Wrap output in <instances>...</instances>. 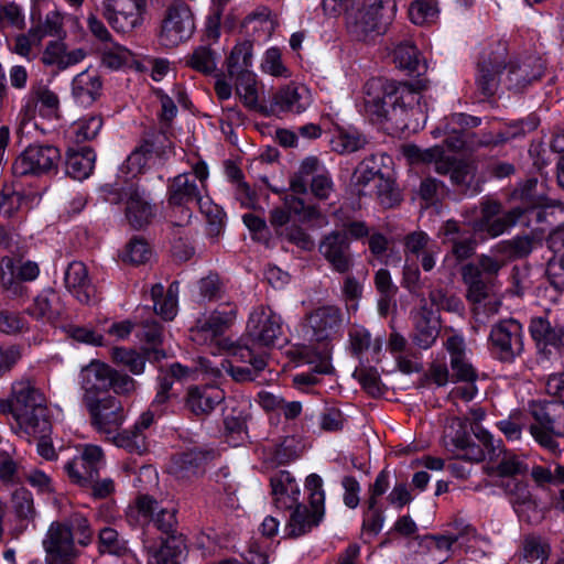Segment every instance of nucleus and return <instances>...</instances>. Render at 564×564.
<instances>
[{
  "instance_id": "f257e3e1",
  "label": "nucleus",
  "mask_w": 564,
  "mask_h": 564,
  "mask_svg": "<svg viewBox=\"0 0 564 564\" xmlns=\"http://www.w3.org/2000/svg\"><path fill=\"white\" fill-rule=\"evenodd\" d=\"M413 85L403 83L394 87L379 78L368 80L364 87V105L368 117L387 130L417 131L426 121V102Z\"/></svg>"
},
{
  "instance_id": "f03ea898",
  "label": "nucleus",
  "mask_w": 564,
  "mask_h": 564,
  "mask_svg": "<svg viewBox=\"0 0 564 564\" xmlns=\"http://www.w3.org/2000/svg\"><path fill=\"white\" fill-rule=\"evenodd\" d=\"M507 43L501 41L482 52L476 82L485 96H492L500 84L519 93L542 77L544 64L540 57L529 55L507 62Z\"/></svg>"
},
{
  "instance_id": "7ed1b4c3",
  "label": "nucleus",
  "mask_w": 564,
  "mask_h": 564,
  "mask_svg": "<svg viewBox=\"0 0 564 564\" xmlns=\"http://www.w3.org/2000/svg\"><path fill=\"white\" fill-rule=\"evenodd\" d=\"M208 167L205 162H197L191 172L176 175L167 186V203L175 213L173 223L185 226L191 223L189 203H196L203 213L209 214L212 206L207 196Z\"/></svg>"
},
{
  "instance_id": "20e7f679",
  "label": "nucleus",
  "mask_w": 564,
  "mask_h": 564,
  "mask_svg": "<svg viewBox=\"0 0 564 564\" xmlns=\"http://www.w3.org/2000/svg\"><path fill=\"white\" fill-rule=\"evenodd\" d=\"M404 155L412 163H433L438 174H449L451 181L467 195H476L480 192V178L476 174L473 162L456 161L446 156L441 145L421 149L410 144L404 148Z\"/></svg>"
},
{
  "instance_id": "39448f33",
  "label": "nucleus",
  "mask_w": 564,
  "mask_h": 564,
  "mask_svg": "<svg viewBox=\"0 0 564 564\" xmlns=\"http://www.w3.org/2000/svg\"><path fill=\"white\" fill-rule=\"evenodd\" d=\"M394 0H365L361 8L346 12V28L357 41H369L384 33L395 12Z\"/></svg>"
},
{
  "instance_id": "423d86ee",
  "label": "nucleus",
  "mask_w": 564,
  "mask_h": 564,
  "mask_svg": "<svg viewBox=\"0 0 564 564\" xmlns=\"http://www.w3.org/2000/svg\"><path fill=\"white\" fill-rule=\"evenodd\" d=\"M305 487L310 492V508L297 502L291 510L286 529L291 536L297 538L318 525L324 517L325 492L323 479L317 474L307 476Z\"/></svg>"
},
{
  "instance_id": "0eeeda50",
  "label": "nucleus",
  "mask_w": 564,
  "mask_h": 564,
  "mask_svg": "<svg viewBox=\"0 0 564 564\" xmlns=\"http://www.w3.org/2000/svg\"><path fill=\"white\" fill-rule=\"evenodd\" d=\"M195 29V17L191 7L183 1H175L163 14L156 34L158 42L165 48L177 47L192 37Z\"/></svg>"
},
{
  "instance_id": "6e6552de",
  "label": "nucleus",
  "mask_w": 564,
  "mask_h": 564,
  "mask_svg": "<svg viewBox=\"0 0 564 564\" xmlns=\"http://www.w3.org/2000/svg\"><path fill=\"white\" fill-rule=\"evenodd\" d=\"M532 415L535 420L530 425L533 438L543 447L554 452L557 443L553 436H564V402L550 401L533 404Z\"/></svg>"
},
{
  "instance_id": "1a4fd4ad",
  "label": "nucleus",
  "mask_w": 564,
  "mask_h": 564,
  "mask_svg": "<svg viewBox=\"0 0 564 564\" xmlns=\"http://www.w3.org/2000/svg\"><path fill=\"white\" fill-rule=\"evenodd\" d=\"M488 345L500 361H513L523 351L522 325L514 318L499 321L490 329Z\"/></svg>"
},
{
  "instance_id": "9d476101",
  "label": "nucleus",
  "mask_w": 564,
  "mask_h": 564,
  "mask_svg": "<svg viewBox=\"0 0 564 564\" xmlns=\"http://www.w3.org/2000/svg\"><path fill=\"white\" fill-rule=\"evenodd\" d=\"M104 466L105 457L101 447L85 444L77 448V455L65 463L64 470L73 484L86 488L95 478H98Z\"/></svg>"
},
{
  "instance_id": "9b49d317",
  "label": "nucleus",
  "mask_w": 564,
  "mask_h": 564,
  "mask_svg": "<svg viewBox=\"0 0 564 564\" xmlns=\"http://www.w3.org/2000/svg\"><path fill=\"white\" fill-rule=\"evenodd\" d=\"M61 161L59 150L50 144L29 145L12 164L17 176L42 175L57 169Z\"/></svg>"
},
{
  "instance_id": "f8f14e48",
  "label": "nucleus",
  "mask_w": 564,
  "mask_h": 564,
  "mask_svg": "<svg viewBox=\"0 0 564 564\" xmlns=\"http://www.w3.org/2000/svg\"><path fill=\"white\" fill-rule=\"evenodd\" d=\"M174 508H159L158 502L150 496H140L135 505L127 511V519L132 525H145L153 522L162 533L173 535L176 525Z\"/></svg>"
},
{
  "instance_id": "ddd939ff",
  "label": "nucleus",
  "mask_w": 564,
  "mask_h": 564,
  "mask_svg": "<svg viewBox=\"0 0 564 564\" xmlns=\"http://www.w3.org/2000/svg\"><path fill=\"white\" fill-rule=\"evenodd\" d=\"M147 0H105L102 15L118 33H128L143 22Z\"/></svg>"
},
{
  "instance_id": "4468645a",
  "label": "nucleus",
  "mask_w": 564,
  "mask_h": 564,
  "mask_svg": "<svg viewBox=\"0 0 564 564\" xmlns=\"http://www.w3.org/2000/svg\"><path fill=\"white\" fill-rule=\"evenodd\" d=\"M443 444L458 459L478 463L486 457L485 449L470 440L466 431V420L462 417L451 419L444 432Z\"/></svg>"
},
{
  "instance_id": "2eb2a0df",
  "label": "nucleus",
  "mask_w": 564,
  "mask_h": 564,
  "mask_svg": "<svg viewBox=\"0 0 564 564\" xmlns=\"http://www.w3.org/2000/svg\"><path fill=\"white\" fill-rule=\"evenodd\" d=\"M249 337L260 346H275L282 339V321L270 307L258 306L247 323Z\"/></svg>"
},
{
  "instance_id": "dca6fc26",
  "label": "nucleus",
  "mask_w": 564,
  "mask_h": 564,
  "mask_svg": "<svg viewBox=\"0 0 564 564\" xmlns=\"http://www.w3.org/2000/svg\"><path fill=\"white\" fill-rule=\"evenodd\" d=\"M91 424L106 437L113 435L124 422L123 406L116 397L107 395L85 403Z\"/></svg>"
},
{
  "instance_id": "f3484780",
  "label": "nucleus",
  "mask_w": 564,
  "mask_h": 564,
  "mask_svg": "<svg viewBox=\"0 0 564 564\" xmlns=\"http://www.w3.org/2000/svg\"><path fill=\"white\" fill-rule=\"evenodd\" d=\"M112 367L94 359L79 371L78 382L83 392V403L101 399L100 394L108 392L111 386Z\"/></svg>"
},
{
  "instance_id": "a211bd4d",
  "label": "nucleus",
  "mask_w": 564,
  "mask_h": 564,
  "mask_svg": "<svg viewBox=\"0 0 564 564\" xmlns=\"http://www.w3.org/2000/svg\"><path fill=\"white\" fill-rule=\"evenodd\" d=\"M501 206L497 202H487L482 204L481 215L474 225L477 232H484L490 238H496L513 227L522 216L518 208L506 214H500Z\"/></svg>"
},
{
  "instance_id": "6ab92c4d",
  "label": "nucleus",
  "mask_w": 564,
  "mask_h": 564,
  "mask_svg": "<svg viewBox=\"0 0 564 564\" xmlns=\"http://www.w3.org/2000/svg\"><path fill=\"white\" fill-rule=\"evenodd\" d=\"M43 546L50 555L47 564L54 562L72 564L69 557L75 556V544L70 527L59 522L51 523L43 540Z\"/></svg>"
},
{
  "instance_id": "aec40b11",
  "label": "nucleus",
  "mask_w": 564,
  "mask_h": 564,
  "mask_svg": "<svg viewBox=\"0 0 564 564\" xmlns=\"http://www.w3.org/2000/svg\"><path fill=\"white\" fill-rule=\"evenodd\" d=\"M350 243L347 235L330 231L318 245V250L330 268L338 273H346L351 268Z\"/></svg>"
},
{
  "instance_id": "412c9836",
  "label": "nucleus",
  "mask_w": 564,
  "mask_h": 564,
  "mask_svg": "<svg viewBox=\"0 0 564 564\" xmlns=\"http://www.w3.org/2000/svg\"><path fill=\"white\" fill-rule=\"evenodd\" d=\"M405 262L420 259L422 269L425 272L433 270L440 248L424 231H413L404 237Z\"/></svg>"
},
{
  "instance_id": "4be33fe9",
  "label": "nucleus",
  "mask_w": 564,
  "mask_h": 564,
  "mask_svg": "<svg viewBox=\"0 0 564 564\" xmlns=\"http://www.w3.org/2000/svg\"><path fill=\"white\" fill-rule=\"evenodd\" d=\"M422 305L413 316L414 330L412 340L422 348L432 347L440 334L441 323L436 311L427 307L426 300H421Z\"/></svg>"
},
{
  "instance_id": "5701e85b",
  "label": "nucleus",
  "mask_w": 564,
  "mask_h": 564,
  "mask_svg": "<svg viewBox=\"0 0 564 564\" xmlns=\"http://www.w3.org/2000/svg\"><path fill=\"white\" fill-rule=\"evenodd\" d=\"M308 324L316 341L332 340L341 329L343 315L336 306H321L310 314Z\"/></svg>"
},
{
  "instance_id": "b1692460",
  "label": "nucleus",
  "mask_w": 564,
  "mask_h": 564,
  "mask_svg": "<svg viewBox=\"0 0 564 564\" xmlns=\"http://www.w3.org/2000/svg\"><path fill=\"white\" fill-rule=\"evenodd\" d=\"M312 102V93L305 85L291 83L274 94L272 107L276 111L299 115L304 112Z\"/></svg>"
},
{
  "instance_id": "393cba45",
  "label": "nucleus",
  "mask_w": 564,
  "mask_h": 564,
  "mask_svg": "<svg viewBox=\"0 0 564 564\" xmlns=\"http://www.w3.org/2000/svg\"><path fill=\"white\" fill-rule=\"evenodd\" d=\"M236 307L225 306L215 310L210 315L198 322L196 328L192 329V339L198 344H204L208 339H214L221 335L236 318Z\"/></svg>"
},
{
  "instance_id": "a878e982",
  "label": "nucleus",
  "mask_w": 564,
  "mask_h": 564,
  "mask_svg": "<svg viewBox=\"0 0 564 564\" xmlns=\"http://www.w3.org/2000/svg\"><path fill=\"white\" fill-rule=\"evenodd\" d=\"M225 400V392L217 386L189 387L186 393V408L196 416L210 414Z\"/></svg>"
},
{
  "instance_id": "bb28decb",
  "label": "nucleus",
  "mask_w": 564,
  "mask_h": 564,
  "mask_svg": "<svg viewBox=\"0 0 564 564\" xmlns=\"http://www.w3.org/2000/svg\"><path fill=\"white\" fill-rule=\"evenodd\" d=\"M46 404L44 393L36 388L35 382L29 378L12 383L11 413L12 415L28 412Z\"/></svg>"
},
{
  "instance_id": "cd10ccee",
  "label": "nucleus",
  "mask_w": 564,
  "mask_h": 564,
  "mask_svg": "<svg viewBox=\"0 0 564 564\" xmlns=\"http://www.w3.org/2000/svg\"><path fill=\"white\" fill-rule=\"evenodd\" d=\"M64 283L68 292L80 303L89 304L95 296L87 267L80 261H73L68 264Z\"/></svg>"
},
{
  "instance_id": "c85d7f7f",
  "label": "nucleus",
  "mask_w": 564,
  "mask_h": 564,
  "mask_svg": "<svg viewBox=\"0 0 564 564\" xmlns=\"http://www.w3.org/2000/svg\"><path fill=\"white\" fill-rule=\"evenodd\" d=\"M270 484L273 502L278 509H292L299 502L300 487L290 471H276Z\"/></svg>"
},
{
  "instance_id": "c756f323",
  "label": "nucleus",
  "mask_w": 564,
  "mask_h": 564,
  "mask_svg": "<svg viewBox=\"0 0 564 564\" xmlns=\"http://www.w3.org/2000/svg\"><path fill=\"white\" fill-rule=\"evenodd\" d=\"M122 198L126 202V215L134 228L147 225L153 216L152 206L148 203L144 194L133 184L122 188Z\"/></svg>"
},
{
  "instance_id": "7c9ffc66",
  "label": "nucleus",
  "mask_w": 564,
  "mask_h": 564,
  "mask_svg": "<svg viewBox=\"0 0 564 564\" xmlns=\"http://www.w3.org/2000/svg\"><path fill=\"white\" fill-rule=\"evenodd\" d=\"M102 82L95 70H84L72 80V97L82 107L91 106L101 95Z\"/></svg>"
},
{
  "instance_id": "2f4dec72",
  "label": "nucleus",
  "mask_w": 564,
  "mask_h": 564,
  "mask_svg": "<svg viewBox=\"0 0 564 564\" xmlns=\"http://www.w3.org/2000/svg\"><path fill=\"white\" fill-rule=\"evenodd\" d=\"M28 313L37 321L54 323L63 313L59 294L52 289L43 290L28 307Z\"/></svg>"
},
{
  "instance_id": "473e14b6",
  "label": "nucleus",
  "mask_w": 564,
  "mask_h": 564,
  "mask_svg": "<svg viewBox=\"0 0 564 564\" xmlns=\"http://www.w3.org/2000/svg\"><path fill=\"white\" fill-rule=\"evenodd\" d=\"M23 432L33 437L48 436L52 431V424L48 415L47 405L44 404L32 411L13 415Z\"/></svg>"
},
{
  "instance_id": "72a5a7b5",
  "label": "nucleus",
  "mask_w": 564,
  "mask_h": 564,
  "mask_svg": "<svg viewBox=\"0 0 564 564\" xmlns=\"http://www.w3.org/2000/svg\"><path fill=\"white\" fill-rule=\"evenodd\" d=\"M530 333L538 346L553 347L564 352V327L552 326L547 319L535 317L531 319Z\"/></svg>"
},
{
  "instance_id": "f704fd0d",
  "label": "nucleus",
  "mask_w": 564,
  "mask_h": 564,
  "mask_svg": "<svg viewBox=\"0 0 564 564\" xmlns=\"http://www.w3.org/2000/svg\"><path fill=\"white\" fill-rule=\"evenodd\" d=\"M144 547L148 551V564H177L186 546L182 535H169L159 549L147 544Z\"/></svg>"
},
{
  "instance_id": "c9c22d12",
  "label": "nucleus",
  "mask_w": 564,
  "mask_h": 564,
  "mask_svg": "<svg viewBox=\"0 0 564 564\" xmlns=\"http://www.w3.org/2000/svg\"><path fill=\"white\" fill-rule=\"evenodd\" d=\"M177 282L171 283L165 294L162 284L158 283L153 285L151 289V297L154 302L153 307L155 313L165 321H172L177 314Z\"/></svg>"
},
{
  "instance_id": "e433bc0d",
  "label": "nucleus",
  "mask_w": 564,
  "mask_h": 564,
  "mask_svg": "<svg viewBox=\"0 0 564 564\" xmlns=\"http://www.w3.org/2000/svg\"><path fill=\"white\" fill-rule=\"evenodd\" d=\"M96 154L89 148L69 150L66 158V173L74 180L87 178L95 167Z\"/></svg>"
},
{
  "instance_id": "4c0bfd02",
  "label": "nucleus",
  "mask_w": 564,
  "mask_h": 564,
  "mask_svg": "<svg viewBox=\"0 0 564 564\" xmlns=\"http://www.w3.org/2000/svg\"><path fill=\"white\" fill-rule=\"evenodd\" d=\"M549 543L539 535H528L523 539L518 564H545L550 556Z\"/></svg>"
},
{
  "instance_id": "58836bf2",
  "label": "nucleus",
  "mask_w": 564,
  "mask_h": 564,
  "mask_svg": "<svg viewBox=\"0 0 564 564\" xmlns=\"http://www.w3.org/2000/svg\"><path fill=\"white\" fill-rule=\"evenodd\" d=\"M368 143L367 138L356 128H337L330 140L333 151L339 154L356 152Z\"/></svg>"
},
{
  "instance_id": "ea45409f",
  "label": "nucleus",
  "mask_w": 564,
  "mask_h": 564,
  "mask_svg": "<svg viewBox=\"0 0 564 564\" xmlns=\"http://www.w3.org/2000/svg\"><path fill=\"white\" fill-rule=\"evenodd\" d=\"M98 51L101 64L109 69L117 70L133 61L132 52L112 39L100 44Z\"/></svg>"
},
{
  "instance_id": "a19ab883",
  "label": "nucleus",
  "mask_w": 564,
  "mask_h": 564,
  "mask_svg": "<svg viewBox=\"0 0 564 564\" xmlns=\"http://www.w3.org/2000/svg\"><path fill=\"white\" fill-rule=\"evenodd\" d=\"M253 61V46L250 41L238 43L227 58V72L229 77L251 73Z\"/></svg>"
},
{
  "instance_id": "79ce46f5",
  "label": "nucleus",
  "mask_w": 564,
  "mask_h": 564,
  "mask_svg": "<svg viewBox=\"0 0 564 564\" xmlns=\"http://www.w3.org/2000/svg\"><path fill=\"white\" fill-rule=\"evenodd\" d=\"M326 169L316 156L305 158L299 167L297 173L291 180V189L296 194H305L307 192L308 177L325 172Z\"/></svg>"
},
{
  "instance_id": "37998d69",
  "label": "nucleus",
  "mask_w": 564,
  "mask_h": 564,
  "mask_svg": "<svg viewBox=\"0 0 564 564\" xmlns=\"http://www.w3.org/2000/svg\"><path fill=\"white\" fill-rule=\"evenodd\" d=\"M102 118L99 116H85L76 120L68 129V135L76 143L95 139L102 128Z\"/></svg>"
},
{
  "instance_id": "c03bdc74",
  "label": "nucleus",
  "mask_w": 564,
  "mask_h": 564,
  "mask_svg": "<svg viewBox=\"0 0 564 564\" xmlns=\"http://www.w3.org/2000/svg\"><path fill=\"white\" fill-rule=\"evenodd\" d=\"M510 497V501L517 513L520 516L527 509L535 508V502L527 484L520 482L514 478H509L501 484Z\"/></svg>"
},
{
  "instance_id": "a18cd8bd",
  "label": "nucleus",
  "mask_w": 564,
  "mask_h": 564,
  "mask_svg": "<svg viewBox=\"0 0 564 564\" xmlns=\"http://www.w3.org/2000/svg\"><path fill=\"white\" fill-rule=\"evenodd\" d=\"M235 79L236 94L249 109H257L259 106V94L257 87V76L253 72L242 73L231 77Z\"/></svg>"
},
{
  "instance_id": "49530a36",
  "label": "nucleus",
  "mask_w": 564,
  "mask_h": 564,
  "mask_svg": "<svg viewBox=\"0 0 564 564\" xmlns=\"http://www.w3.org/2000/svg\"><path fill=\"white\" fill-rule=\"evenodd\" d=\"M394 63L398 67L406 69L410 73L425 70V65L421 63L417 48L410 42H403L397 45L393 51Z\"/></svg>"
},
{
  "instance_id": "de8ad7c7",
  "label": "nucleus",
  "mask_w": 564,
  "mask_h": 564,
  "mask_svg": "<svg viewBox=\"0 0 564 564\" xmlns=\"http://www.w3.org/2000/svg\"><path fill=\"white\" fill-rule=\"evenodd\" d=\"M218 55L209 46H197L193 53L187 57L186 65L193 69L209 75L215 72L217 67Z\"/></svg>"
},
{
  "instance_id": "09e8293b",
  "label": "nucleus",
  "mask_w": 564,
  "mask_h": 564,
  "mask_svg": "<svg viewBox=\"0 0 564 564\" xmlns=\"http://www.w3.org/2000/svg\"><path fill=\"white\" fill-rule=\"evenodd\" d=\"M111 358L115 364L124 366L134 376H140L145 370L147 358L133 349L115 347Z\"/></svg>"
},
{
  "instance_id": "8fccbe9b",
  "label": "nucleus",
  "mask_w": 564,
  "mask_h": 564,
  "mask_svg": "<svg viewBox=\"0 0 564 564\" xmlns=\"http://www.w3.org/2000/svg\"><path fill=\"white\" fill-rule=\"evenodd\" d=\"M463 280L468 285L467 297L473 303H480L487 295V285L481 279L480 270L475 264L463 268Z\"/></svg>"
},
{
  "instance_id": "3c124183",
  "label": "nucleus",
  "mask_w": 564,
  "mask_h": 564,
  "mask_svg": "<svg viewBox=\"0 0 564 564\" xmlns=\"http://www.w3.org/2000/svg\"><path fill=\"white\" fill-rule=\"evenodd\" d=\"M153 160V144L145 141L139 148H137L127 159L122 171L127 170V173L131 177H135L138 174L150 165Z\"/></svg>"
},
{
  "instance_id": "603ef678",
  "label": "nucleus",
  "mask_w": 564,
  "mask_h": 564,
  "mask_svg": "<svg viewBox=\"0 0 564 564\" xmlns=\"http://www.w3.org/2000/svg\"><path fill=\"white\" fill-rule=\"evenodd\" d=\"M152 258V249L149 243L139 237H133L127 243L124 250L121 253L123 262H128L134 265L144 264Z\"/></svg>"
},
{
  "instance_id": "864d4df0",
  "label": "nucleus",
  "mask_w": 564,
  "mask_h": 564,
  "mask_svg": "<svg viewBox=\"0 0 564 564\" xmlns=\"http://www.w3.org/2000/svg\"><path fill=\"white\" fill-rule=\"evenodd\" d=\"M352 350L356 354L369 352L377 358L382 349V339L372 340L370 333L365 328H356L350 332Z\"/></svg>"
},
{
  "instance_id": "5fc2aeb1",
  "label": "nucleus",
  "mask_w": 564,
  "mask_h": 564,
  "mask_svg": "<svg viewBox=\"0 0 564 564\" xmlns=\"http://www.w3.org/2000/svg\"><path fill=\"white\" fill-rule=\"evenodd\" d=\"M440 10L431 0H415L409 8L410 20L416 25H426L436 22Z\"/></svg>"
},
{
  "instance_id": "6e6d98bb",
  "label": "nucleus",
  "mask_w": 564,
  "mask_h": 564,
  "mask_svg": "<svg viewBox=\"0 0 564 564\" xmlns=\"http://www.w3.org/2000/svg\"><path fill=\"white\" fill-rule=\"evenodd\" d=\"M115 445L127 449L129 453L142 454L147 449L145 434L134 433V430H123L107 436Z\"/></svg>"
},
{
  "instance_id": "4d7b16f0",
  "label": "nucleus",
  "mask_w": 564,
  "mask_h": 564,
  "mask_svg": "<svg viewBox=\"0 0 564 564\" xmlns=\"http://www.w3.org/2000/svg\"><path fill=\"white\" fill-rule=\"evenodd\" d=\"M99 550L102 553L120 556L128 550L127 541L120 538L115 529L106 527L99 532Z\"/></svg>"
},
{
  "instance_id": "13d9d810",
  "label": "nucleus",
  "mask_w": 564,
  "mask_h": 564,
  "mask_svg": "<svg viewBox=\"0 0 564 564\" xmlns=\"http://www.w3.org/2000/svg\"><path fill=\"white\" fill-rule=\"evenodd\" d=\"M433 134L434 137L446 135L445 143L451 151L462 150L467 144L466 132L457 124H453L451 119L443 127L436 128Z\"/></svg>"
},
{
  "instance_id": "bf43d9fd",
  "label": "nucleus",
  "mask_w": 564,
  "mask_h": 564,
  "mask_svg": "<svg viewBox=\"0 0 564 564\" xmlns=\"http://www.w3.org/2000/svg\"><path fill=\"white\" fill-rule=\"evenodd\" d=\"M533 238L529 236H519L500 242L499 249L507 257L524 258L533 250Z\"/></svg>"
},
{
  "instance_id": "052dcab7",
  "label": "nucleus",
  "mask_w": 564,
  "mask_h": 564,
  "mask_svg": "<svg viewBox=\"0 0 564 564\" xmlns=\"http://www.w3.org/2000/svg\"><path fill=\"white\" fill-rule=\"evenodd\" d=\"M261 69L275 77H289L290 72L282 62L281 51L276 47H270L265 51L262 62Z\"/></svg>"
},
{
  "instance_id": "680f3d73",
  "label": "nucleus",
  "mask_w": 564,
  "mask_h": 564,
  "mask_svg": "<svg viewBox=\"0 0 564 564\" xmlns=\"http://www.w3.org/2000/svg\"><path fill=\"white\" fill-rule=\"evenodd\" d=\"M12 507L21 519H33L35 516L32 494L25 488L15 489L12 494Z\"/></svg>"
},
{
  "instance_id": "e2e57ef3",
  "label": "nucleus",
  "mask_w": 564,
  "mask_h": 564,
  "mask_svg": "<svg viewBox=\"0 0 564 564\" xmlns=\"http://www.w3.org/2000/svg\"><path fill=\"white\" fill-rule=\"evenodd\" d=\"M26 329L28 322L20 313L10 310L0 311V333L18 335Z\"/></svg>"
},
{
  "instance_id": "0e129e2a",
  "label": "nucleus",
  "mask_w": 564,
  "mask_h": 564,
  "mask_svg": "<svg viewBox=\"0 0 564 564\" xmlns=\"http://www.w3.org/2000/svg\"><path fill=\"white\" fill-rule=\"evenodd\" d=\"M65 334L83 344L93 345V346H102L104 345V336L94 329L85 326L78 325H66L63 327Z\"/></svg>"
},
{
  "instance_id": "69168bd1",
  "label": "nucleus",
  "mask_w": 564,
  "mask_h": 564,
  "mask_svg": "<svg viewBox=\"0 0 564 564\" xmlns=\"http://www.w3.org/2000/svg\"><path fill=\"white\" fill-rule=\"evenodd\" d=\"M231 356L237 361L250 364L254 371H261L267 366L264 356L254 355V352L248 346H235L231 349Z\"/></svg>"
},
{
  "instance_id": "338daca9",
  "label": "nucleus",
  "mask_w": 564,
  "mask_h": 564,
  "mask_svg": "<svg viewBox=\"0 0 564 564\" xmlns=\"http://www.w3.org/2000/svg\"><path fill=\"white\" fill-rule=\"evenodd\" d=\"M110 377H111L110 389H112L116 394L131 395L138 389L137 381L132 377L128 376L127 373H122L112 368V373Z\"/></svg>"
},
{
  "instance_id": "774afa93",
  "label": "nucleus",
  "mask_w": 564,
  "mask_h": 564,
  "mask_svg": "<svg viewBox=\"0 0 564 564\" xmlns=\"http://www.w3.org/2000/svg\"><path fill=\"white\" fill-rule=\"evenodd\" d=\"M65 44L58 41L50 42L43 52L42 62L47 66L65 69Z\"/></svg>"
}]
</instances>
